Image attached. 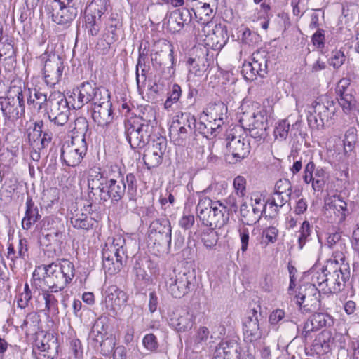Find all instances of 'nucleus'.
Listing matches in <instances>:
<instances>
[{
    "instance_id": "4468645a",
    "label": "nucleus",
    "mask_w": 359,
    "mask_h": 359,
    "mask_svg": "<svg viewBox=\"0 0 359 359\" xmlns=\"http://www.w3.org/2000/svg\"><path fill=\"white\" fill-rule=\"evenodd\" d=\"M156 48L158 50L151 56L153 66L163 73H174L175 57L172 43L163 39L158 42Z\"/></svg>"
},
{
    "instance_id": "69168bd1",
    "label": "nucleus",
    "mask_w": 359,
    "mask_h": 359,
    "mask_svg": "<svg viewBox=\"0 0 359 359\" xmlns=\"http://www.w3.org/2000/svg\"><path fill=\"white\" fill-rule=\"evenodd\" d=\"M184 25H185L179 17L173 13L171 14L168 21V28L171 32L175 33L180 32L184 28Z\"/></svg>"
},
{
    "instance_id": "c9c22d12",
    "label": "nucleus",
    "mask_w": 359,
    "mask_h": 359,
    "mask_svg": "<svg viewBox=\"0 0 359 359\" xmlns=\"http://www.w3.org/2000/svg\"><path fill=\"white\" fill-rule=\"evenodd\" d=\"M317 236L321 247L324 245L332 249L338 245H341V233L334 228L323 233H318Z\"/></svg>"
},
{
    "instance_id": "f704fd0d",
    "label": "nucleus",
    "mask_w": 359,
    "mask_h": 359,
    "mask_svg": "<svg viewBox=\"0 0 359 359\" xmlns=\"http://www.w3.org/2000/svg\"><path fill=\"white\" fill-rule=\"evenodd\" d=\"M22 93H24V98L27 97L28 106L34 110H40L42 105L47 103L46 95L36 88H25Z\"/></svg>"
},
{
    "instance_id": "338daca9",
    "label": "nucleus",
    "mask_w": 359,
    "mask_h": 359,
    "mask_svg": "<svg viewBox=\"0 0 359 359\" xmlns=\"http://www.w3.org/2000/svg\"><path fill=\"white\" fill-rule=\"evenodd\" d=\"M195 223V217L190 212L184 210L179 220V225L185 230L191 229Z\"/></svg>"
},
{
    "instance_id": "2f4dec72",
    "label": "nucleus",
    "mask_w": 359,
    "mask_h": 359,
    "mask_svg": "<svg viewBox=\"0 0 359 359\" xmlns=\"http://www.w3.org/2000/svg\"><path fill=\"white\" fill-rule=\"evenodd\" d=\"M123 25L122 20L117 13H112L106 25L104 38L110 46L118 40V32Z\"/></svg>"
},
{
    "instance_id": "423d86ee",
    "label": "nucleus",
    "mask_w": 359,
    "mask_h": 359,
    "mask_svg": "<svg viewBox=\"0 0 359 359\" xmlns=\"http://www.w3.org/2000/svg\"><path fill=\"white\" fill-rule=\"evenodd\" d=\"M126 241L121 236L109 238L102 249V267L106 273H118L127 260Z\"/></svg>"
},
{
    "instance_id": "680f3d73",
    "label": "nucleus",
    "mask_w": 359,
    "mask_h": 359,
    "mask_svg": "<svg viewBox=\"0 0 359 359\" xmlns=\"http://www.w3.org/2000/svg\"><path fill=\"white\" fill-rule=\"evenodd\" d=\"M29 144L33 150L41 151L51 142V137L46 136H28Z\"/></svg>"
},
{
    "instance_id": "e433bc0d",
    "label": "nucleus",
    "mask_w": 359,
    "mask_h": 359,
    "mask_svg": "<svg viewBox=\"0 0 359 359\" xmlns=\"http://www.w3.org/2000/svg\"><path fill=\"white\" fill-rule=\"evenodd\" d=\"M240 215L242 222L248 226L255 224L262 218V216L255 212L250 205H248L245 201H243L241 205Z\"/></svg>"
},
{
    "instance_id": "2eb2a0df",
    "label": "nucleus",
    "mask_w": 359,
    "mask_h": 359,
    "mask_svg": "<svg viewBox=\"0 0 359 359\" xmlns=\"http://www.w3.org/2000/svg\"><path fill=\"white\" fill-rule=\"evenodd\" d=\"M187 6L194 13L196 20V23L191 25V34L196 33L198 29H208L215 22L213 21L214 11L209 4L202 3L198 0H191L187 2Z\"/></svg>"
},
{
    "instance_id": "0eeeda50",
    "label": "nucleus",
    "mask_w": 359,
    "mask_h": 359,
    "mask_svg": "<svg viewBox=\"0 0 359 359\" xmlns=\"http://www.w3.org/2000/svg\"><path fill=\"white\" fill-rule=\"evenodd\" d=\"M241 110L239 123L243 130L250 133L256 130L255 135H263V130H266V128L267 119L265 111L260 109L259 103H244Z\"/></svg>"
},
{
    "instance_id": "cd10ccee",
    "label": "nucleus",
    "mask_w": 359,
    "mask_h": 359,
    "mask_svg": "<svg viewBox=\"0 0 359 359\" xmlns=\"http://www.w3.org/2000/svg\"><path fill=\"white\" fill-rule=\"evenodd\" d=\"M126 185L124 182H117L115 180H108L104 190L100 194V200L107 201L111 199L112 202H118L126 192Z\"/></svg>"
},
{
    "instance_id": "a18cd8bd",
    "label": "nucleus",
    "mask_w": 359,
    "mask_h": 359,
    "mask_svg": "<svg viewBox=\"0 0 359 359\" xmlns=\"http://www.w3.org/2000/svg\"><path fill=\"white\" fill-rule=\"evenodd\" d=\"M312 229L313 226L309 221L305 220L302 222L298 231L297 245L299 249L302 250L306 243L311 240Z\"/></svg>"
},
{
    "instance_id": "39448f33",
    "label": "nucleus",
    "mask_w": 359,
    "mask_h": 359,
    "mask_svg": "<svg viewBox=\"0 0 359 359\" xmlns=\"http://www.w3.org/2000/svg\"><path fill=\"white\" fill-rule=\"evenodd\" d=\"M15 93V97H0V109L4 117L3 131L6 135L15 132V121L25 114L24 93L20 87H13L10 93Z\"/></svg>"
},
{
    "instance_id": "8fccbe9b",
    "label": "nucleus",
    "mask_w": 359,
    "mask_h": 359,
    "mask_svg": "<svg viewBox=\"0 0 359 359\" xmlns=\"http://www.w3.org/2000/svg\"><path fill=\"white\" fill-rule=\"evenodd\" d=\"M251 204L250 206L255 212L259 213L262 217L266 214V208L268 207V201H265L262 194L259 193H253L251 195Z\"/></svg>"
},
{
    "instance_id": "bb28decb",
    "label": "nucleus",
    "mask_w": 359,
    "mask_h": 359,
    "mask_svg": "<svg viewBox=\"0 0 359 359\" xmlns=\"http://www.w3.org/2000/svg\"><path fill=\"white\" fill-rule=\"evenodd\" d=\"M249 145L248 140H245L242 136H231L226 144L233 158L229 159L230 162L233 163L243 158L249 152Z\"/></svg>"
},
{
    "instance_id": "a19ab883",
    "label": "nucleus",
    "mask_w": 359,
    "mask_h": 359,
    "mask_svg": "<svg viewBox=\"0 0 359 359\" xmlns=\"http://www.w3.org/2000/svg\"><path fill=\"white\" fill-rule=\"evenodd\" d=\"M301 123L295 122L290 126L287 119L278 121L275 127L273 135H301Z\"/></svg>"
},
{
    "instance_id": "4be33fe9",
    "label": "nucleus",
    "mask_w": 359,
    "mask_h": 359,
    "mask_svg": "<svg viewBox=\"0 0 359 359\" xmlns=\"http://www.w3.org/2000/svg\"><path fill=\"white\" fill-rule=\"evenodd\" d=\"M76 140L81 142L82 146L80 148L69 149L68 146L61 151L60 158L67 166L75 167L78 165L81 162L87 150L85 136H72V143L74 144Z\"/></svg>"
},
{
    "instance_id": "9d476101",
    "label": "nucleus",
    "mask_w": 359,
    "mask_h": 359,
    "mask_svg": "<svg viewBox=\"0 0 359 359\" xmlns=\"http://www.w3.org/2000/svg\"><path fill=\"white\" fill-rule=\"evenodd\" d=\"M191 276L189 273H176L175 270L166 271L159 286L165 288L174 298H182L190 290Z\"/></svg>"
},
{
    "instance_id": "774afa93",
    "label": "nucleus",
    "mask_w": 359,
    "mask_h": 359,
    "mask_svg": "<svg viewBox=\"0 0 359 359\" xmlns=\"http://www.w3.org/2000/svg\"><path fill=\"white\" fill-rule=\"evenodd\" d=\"M346 56L343 51L341 50H334L332 52L330 58V65L334 69H339L344 63Z\"/></svg>"
},
{
    "instance_id": "79ce46f5",
    "label": "nucleus",
    "mask_w": 359,
    "mask_h": 359,
    "mask_svg": "<svg viewBox=\"0 0 359 359\" xmlns=\"http://www.w3.org/2000/svg\"><path fill=\"white\" fill-rule=\"evenodd\" d=\"M144 123L145 121L140 116H133L127 118L124 124L126 135H132L134 133H140L143 131L144 127L149 128V126Z\"/></svg>"
},
{
    "instance_id": "0e129e2a",
    "label": "nucleus",
    "mask_w": 359,
    "mask_h": 359,
    "mask_svg": "<svg viewBox=\"0 0 359 359\" xmlns=\"http://www.w3.org/2000/svg\"><path fill=\"white\" fill-rule=\"evenodd\" d=\"M238 236L241 241V250L244 254L248 248L249 240H250V232L249 229L245 226H240L238 229Z\"/></svg>"
},
{
    "instance_id": "864d4df0",
    "label": "nucleus",
    "mask_w": 359,
    "mask_h": 359,
    "mask_svg": "<svg viewBox=\"0 0 359 359\" xmlns=\"http://www.w3.org/2000/svg\"><path fill=\"white\" fill-rule=\"evenodd\" d=\"M178 116H176V119H174L169 128V135H181L190 133L191 128L189 124H187L184 121H182L178 118Z\"/></svg>"
},
{
    "instance_id": "aec40b11",
    "label": "nucleus",
    "mask_w": 359,
    "mask_h": 359,
    "mask_svg": "<svg viewBox=\"0 0 359 359\" xmlns=\"http://www.w3.org/2000/svg\"><path fill=\"white\" fill-rule=\"evenodd\" d=\"M266 60L259 53H253L250 61L243 64L241 74L246 81H252L257 76L264 77L266 74Z\"/></svg>"
},
{
    "instance_id": "7c9ffc66",
    "label": "nucleus",
    "mask_w": 359,
    "mask_h": 359,
    "mask_svg": "<svg viewBox=\"0 0 359 359\" xmlns=\"http://www.w3.org/2000/svg\"><path fill=\"white\" fill-rule=\"evenodd\" d=\"M334 345V338L328 330H323L314 339L311 351L318 355H324L330 353Z\"/></svg>"
},
{
    "instance_id": "1a4fd4ad",
    "label": "nucleus",
    "mask_w": 359,
    "mask_h": 359,
    "mask_svg": "<svg viewBox=\"0 0 359 359\" xmlns=\"http://www.w3.org/2000/svg\"><path fill=\"white\" fill-rule=\"evenodd\" d=\"M334 102L327 94L317 97L316 100L308 107L307 120L311 128L323 126L328 122L331 115L334 114Z\"/></svg>"
},
{
    "instance_id": "20e7f679",
    "label": "nucleus",
    "mask_w": 359,
    "mask_h": 359,
    "mask_svg": "<svg viewBox=\"0 0 359 359\" xmlns=\"http://www.w3.org/2000/svg\"><path fill=\"white\" fill-rule=\"evenodd\" d=\"M196 212L201 223L211 229L222 228L229 218L228 208L220 201H212L208 197L200 198Z\"/></svg>"
},
{
    "instance_id": "5fc2aeb1",
    "label": "nucleus",
    "mask_w": 359,
    "mask_h": 359,
    "mask_svg": "<svg viewBox=\"0 0 359 359\" xmlns=\"http://www.w3.org/2000/svg\"><path fill=\"white\" fill-rule=\"evenodd\" d=\"M97 88V87L93 86L90 83L85 82L83 83L77 90L81 95L85 104H86L93 101Z\"/></svg>"
},
{
    "instance_id": "72a5a7b5",
    "label": "nucleus",
    "mask_w": 359,
    "mask_h": 359,
    "mask_svg": "<svg viewBox=\"0 0 359 359\" xmlns=\"http://www.w3.org/2000/svg\"><path fill=\"white\" fill-rule=\"evenodd\" d=\"M41 218L38 207L35 205L32 198L28 197L26 201L25 216L22 220V226L24 229H29Z\"/></svg>"
},
{
    "instance_id": "473e14b6",
    "label": "nucleus",
    "mask_w": 359,
    "mask_h": 359,
    "mask_svg": "<svg viewBox=\"0 0 359 359\" xmlns=\"http://www.w3.org/2000/svg\"><path fill=\"white\" fill-rule=\"evenodd\" d=\"M151 233H158L164 238V241L170 247L172 242V228L170 222L167 219H156L149 226Z\"/></svg>"
},
{
    "instance_id": "c85d7f7f",
    "label": "nucleus",
    "mask_w": 359,
    "mask_h": 359,
    "mask_svg": "<svg viewBox=\"0 0 359 359\" xmlns=\"http://www.w3.org/2000/svg\"><path fill=\"white\" fill-rule=\"evenodd\" d=\"M227 107L222 102L210 103L204 111V113L214 120L213 126H211L210 129L212 133L216 132V129L221 128L224 123V118L227 114Z\"/></svg>"
},
{
    "instance_id": "4d7b16f0",
    "label": "nucleus",
    "mask_w": 359,
    "mask_h": 359,
    "mask_svg": "<svg viewBox=\"0 0 359 359\" xmlns=\"http://www.w3.org/2000/svg\"><path fill=\"white\" fill-rule=\"evenodd\" d=\"M182 95V89L180 85L175 83L171 90L168 93V97L164 103V107L168 109L173 104L177 103Z\"/></svg>"
},
{
    "instance_id": "a211bd4d",
    "label": "nucleus",
    "mask_w": 359,
    "mask_h": 359,
    "mask_svg": "<svg viewBox=\"0 0 359 359\" xmlns=\"http://www.w3.org/2000/svg\"><path fill=\"white\" fill-rule=\"evenodd\" d=\"M349 86L350 80L342 78L337 83L335 88L338 103L343 112L347 115L358 110V101Z\"/></svg>"
},
{
    "instance_id": "c03bdc74",
    "label": "nucleus",
    "mask_w": 359,
    "mask_h": 359,
    "mask_svg": "<svg viewBox=\"0 0 359 359\" xmlns=\"http://www.w3.org/2000/svg\"><path fill=\"white\" fill-rule=\"evenodd\" d=\"M39 316L35 313H30L26 316L20 327L25 330L26 334H32L39 330Z\"/></svg>"
},
{
    "instance_id": "5701e85b",
    "label": "nucleus",
    "mask_w": 359,
    "mask_h": 359,
    "mask_svg": "<svg viewBox=\"0 0 359 359\" xmlns=\"http://www.w3.org/2000/svg\"><path fill=\"white\" fill-rule=\"evenodd\" d=\"M207 53L201 49H196L187 59L186 66L188 69L189 76L201 77L208 69Z\"/></svg>"
},
{
    "instance_id": "13d9d810",
    "label": "nucleus",
    "mask_w": 359,
    "mask_h": 359,
    "mask_svg": "<svg viewBox=\"0 0 359 359\" xmlns=\"http://www.w3.org/2000/svg\"><path fill=\"white\" fill-rule=\"evenodd\" d=\"M218 236L215 229H210L203 231L201 234V241L205 247L211 249L215 247L217 243Z\"/></svg>"
},
{
    "instance_id": "e2e57ef3",
    "label": "nucleus",
    "mask_w": 359,
    "mask_h": 359,
    "mask_svg": "<svg viewBox=\"0 0 359 359\" xmlns=\"http://www.w3.org/2000/svg\"><path fill=\"white\" fill-rule=\"evenodd\" d=\"M345 259V256L343 252L341 251H335L333 252L332 257L327 261L326 264H332L334 269H344V266H347V264H344V262Z\"/></svg>"
},
{
    "instance_id": "ddd939ff",
    "label": "nucleus",
    "mask_w": 359,
    "mask_h": 359,
    "mask_svg": "<svg viewBox=\"0 0 359 359\" xmlns=\"http://www.w3.org/2000/svg\"><path fill=\"white\" fill-rule=\"evenodd\" d=\"M44 62L43 75L47 86H54L59 83L65 69L63 59L55 53L46 52L41 56Z\"/></svg>"
},
{
    "instance_id": "6e6d98bb",
    "label": "nucleus",
    "mask_w": 359,
    "mask_h": 359,
    "mask_svg": "<svg viewBox=\"0 0 359 359\" xmlns=\"http://www.w3.org/2000/svg\"><path fill=\"white\" fill-rule=\"evenodd\" d=\"M126 185L127 187V196L130 201L135 202L137 196V180L135 176L129 173L126 177Z\"/></svg>"
},
{
    "instance_id": "ea45409f",
    "label": "nucleus",
    "mask_w": 359,
    "mask_h": 359,
    "mask_svg": "<svg viewBox=\"0 0 359 359\" xmlns=\"http://www.w3.org/2000/svg\"><path fill=\"white\" fill-rule=\"evenodd\" d=\"M331 207L334 210L337 222L343 223L346 217L349 215V210L347 208V203L340 196H334L331 201Z\"/></svg>"
},
{
    "instance_id": "58836bf2",
    "label": "nucleus",
    "mask_w": 359,
    "mask_h": 359,
    "mask_svg": "<svg viewBox=\"0 0 359 359\" xmlns=\"http://www.w3.org/2000/svg\"><path fill=\"white\" fill-rule=\"evenodd\" d=\"M290 198V196L287 194L272 192L268 199V208L270 210L269 217H274L277 215L279 209L289 201Z\"/></svg>"
},
{
    "instance_id": "37998d69",
    "label": "nucleus",
    "mask_w": 359,
    "mask_h": 359,
    "mask_svg": "<svg viewBox=\"0 0 359 359\" xmlns=\"http://www.w3.org/2000/svg\"><path fill=\"white\" fill-rule=\"evenodd\" d=\"M109 6V0H93L86 11V14H91L100 20L102 16L107 11Z\"/></svg>"
},
{
    "instance_id": "412c9836",
    "label": "nucleus",
    "mask_w": 359,
    "mask_h": 359,
    "mask_svg": "<svg viewBox=\"0 0 359 359\" xmlns=\"http://www.w3.org/2000/svg\"><path fill=\"white\" fill-rule=\"evenodd\" d=\"M104 296L107 309L114 313L120 311L128 299L127 293L114 285L109 286L105 290Z\"/></svg>"
},
{
    "instance_id": "3c124183",
    "label": "nucleus",
    "mask_w": 359,
    "mask_h": 359,
    "mask_svg": "<svg viewBox=\"0 0 359 359\" xmlns=\"http://www.w3.org/2000/svg\"><path fill=\"white\" fill-rule=\"evenodd\" d=\"M43 298L45 301L46 309L48 313L57 314L58 313V301L50 290L42 289Z\"/></svg>"
},
{
    "instance_id": "393cba45",
    "label": "nucleus",
    "mask_w": 359,
    "mask_h": 359,
    "mask_svg": "<svg viewBox=\"0 0 359 359\" xmlns=\"http://www.w3.org/2000/svg\"><path fill=\"white\" fill-rule=\"evenodd\" d=\"M241 347L235 340L222 341L216 347L212 359H240Z\"/></svg>"
},
{
    "instance_id": "a878e982",
    "label": "nucleus",
    "mask_w": 359,
    "mask_h": 359,
    "mask_svg": "<svg viewBox=\"0 0 359 359\" xmlns=\"http://www.w3.org/2000/svg\"><path fill=\"white\" fill-rule=\"evenodd\" d=\"M107 182V178L104 176L100 168H95L89 170L88 175V198L93 201V198L96 195L94 191H97L100 196L104 190Z\"/></svg>"
},
{
    "instance_id": "49530a36",
    "label": "nucleus",
    "mask_w": 359,
    "mask_h": 359,
    "mask_svg": "<svg viewBox=\"0 0 359 359\" xmlns=\"http://www.w3.org/2000/svg\"><path fill=\"white\" fill-rule=\"evenodd\" d=\"M163 154L161 151L149 148L145 151L143 160L148 169L158 166L162 162Z\"/></svg>"
},
{
    "instance_id": "9b49d317",
    "label": "nucleus",
    "mask_w": 359,
    "mask_h": 359,
    "mask_svg": "<svg viewBox=\"0 0 359 359\" xmlns=\"http://www.w3.org/2000/svg\"><path fill=\"white\" fill-rule=\"evenodd\" d=\"M316 284L315 282L304 283L299 286L297 290L294 289L293 295H290L302 312H309L317 306L320 294Z\"/></svg>"
},
{
    "instance_id": "b1692460",
    "label": "nucleus",
    "mask_w": 359,
    "mask_h": 359,
    "mask_svg": "<svg viewBox=\"0 0 359 359\" xmlns=\"http://www.w3.org/2000/svg\"><path fill=\"white\" fill-rule=\"evenodd\" d=\"M111 103H107L104 105H97L92 108V118L97 124L103 128H113L112 133H116V124L114 123V116L111 109Z\"/></svg>"
},
{
    "instance_id": "f8f14e48",
    "label": "nucleus",
    "mask_w": 359,
    "mask_h": 359,
    "mask_svg": "<svg viewBox=\"0 0 359 359\" xmlns=\"http://www.w3.org/2000/svg\"><path fill=\"white\" fill-rule=\"evenodd\" d=\"M262 315L255 309H252L243 321L244 340L247 342H256L264 339L269 334L268 330L264 326Z\"/></svg>"
},
{
    "instance_id": "4c0bfd02",
    "label": "nucleus",
    "mask_w": 359,
    "mask_h": 359,
    "mask_svg": "<svg viewBox=\"0 0 359 359\" xmlns=\"http://www.w3.org/2000/svg\"><path fill=\"white\" fill-rule=\"evenodd\" d=\"M27 241L26 239H20L16 249L11 244L8 247L7 257L13 264L18 259H25L27 256Z\"/></svg>"
},
{
    "instance_id": "f03ea898",
    "label": "nucleus",
    "mask_w": 359,
    "mask_h": 359,
    "mask_svg": "<svg viewBox=\"0 0 359 359\" xmlns=\"http://www.w3.org/2000/svg\"><path fill=\"white\" fill-rule=\"evenodd\" d=\"M43 268L45 271L43 281L51 292L62 291L75 275L74 266L67 259L44 265Z\"/></svg>"
},
{
    "instance_id": "bf43d9fd",
    "label": "nucleus",
    "mask_w": 359,
    "mask_h": 359,
    "mask_svg": "<svg viewBox=\"0 0 359 359\" xmlns=\"http://www.w3.org/2000/svg\"><path fill=\"white\" fill-rule=\"evenodd\" d=\"M66 100L67 105L70 107V109L72 108L73 109H79L85 104V102L77 89L73 90L68 97H66Z\"/></svg>"
},
{
    "instance_id": "f257e3e1",
    "label": "nucleus",
    "mask_w": 359,
    "mask_h": 359,
    "mask_svg": "<svg viewBox=\"0 0 359 359\" xmlns=\"http://www.w3.org/2000/svg\"><path fill=\"white\" fill-rule=\"evenodd\" d=\"M46 107L48 120L31 118L22 125L20 132L25 135H52L60 133L59 128L69 118L70 107L67 105L66 97L59 91L51 93Z\"/></svg>"
},
{
    "instance_id": "dca6fc26",
    "label": "nucleus",
    "mask_w": 359,
    "mask_h": 359,
    "mask_svg": "<svg viewBox=\"0 0 359 359\" xmlns=\"http://www.w3.org/2000/svg\"><path fill=\"white\" fill-rule=\"evenodd\" d=\"M168 322L170 327L177 332H185L192 329L195 316L188 308L176 306L168 310Z\"/></svg>"
},
{
    "instance_id": "de8ad7c7",
    "label": "nucleus",
    "mask_w": 359,
    "mask_h": 359,
    "mask_svg": "<svg viewBox=\"0 0 359 359\" xmlns=\"http://www.w3.org/2000/svg\"><path fill=\"white\" fill-rule=\"evenodd\" d=\"M97 20H99L97 18H95L94 15H92L91 14H85L83 27L87 32L88 36L93 37L98 35L100 27Z\"/></svg>"
},
{
    "instance_id": "052dcab7",
    "label": "nucleus",
    "mask_w": 359,
    "mask_h": 359,
    "mask_svg": "<svg viewBox=\"0 0 359 359\" xmlns=\"http://www.w3.org/2000/svg\"><path fill=\"white\" fill-rule=\"evenodd\" d=\"M93 107L97 105H104L107 103H111L110 95L107 90L103 88H98L92 101Z\"/></svg>"
},
{
    "instance_id": "f3484780",
    "label": "nucleus",
    "mask_w": 359,
    "mask_h": 359,
    "mask_svg": "<svg viewBox=\"0 0 359 359\" xmlns=\"http://www.w3.org/2000/svg\"><path fill=\"white\" fill-rule=\"evenodd\" d=\"M46 11L51 15L52 21L57 25V31L68 29L78 14V8L74 4L65 6L48 5Z\"/></svg>"
},
{
    "instance_id": "7ed1b4c3",
    "label": "nucleus",
    "mask_w": 359,
    "mask_h": 359,
    "mask_svg": "<svg viewBox=\"0 0 359 359\" xmlns=\"http://www.w3.org/2000/svg\"><path fill=\"white\" fill-rule=\"evenodd\" d=\"M350 278L348 266L344 269H334L332 264H326L321 272H315L312 281L317 283L320 290L325 294H337L344 289L345 284Z\"/></svg>"
},
{
    "instance_id": "09e8293b",
    "label": "nucleus",
    "mask_w": 359,
    "mask_h": 359,
    "mask_svg": "<svg viewBox=\"0 0 359 359\" xmlns=\"http://www.w3.org/2000/svg\"><path fill=\"white\" fill-rule=\"evenodd\" d=\"M73 135H86L89 130L88 121L85 117H78L69 127Z\"/></svg>"
},
{
    "instance_id": "603ef678",
    "label": "nucleus",
    "mask_w": 359,
    "mask_h": 359,
    "mask_svg": "<svg viewBox=\"0 0 359 359\" xmlns=\"http://www.w3.org/2000/svg\"><path fill=\"white\" fill-rule=\"evenodd\" d=\"M313 180L311 182L312 183V189L315 191H319L322 190L325 184L327 173L324 168H316L313 175Z\"/></svg>"
},
{
    "instance_id": "6e6552de",
    "label": "nucleus",
    "mask_w": 359,
    "mask_h": 359,
    "mask_svg": "<svg viewBox=\"0 0 359 359\" xmlns=\"http://www.w3.org/2000/svg\"><path fill=\"white\" fill-rule=\"evenodd\" d=\"M192 36L198 43L203 44L208 49L214 50H220L229 40L225 27L216 22L208 29H198Z\"/></svg>"
},
{
    "instance_id": "c756f323",
    "label": "nucleus",
    "mask_w": 359,
    "mask_h": 359,
    "mask_svg": "<svg viewBox=\"0 0 359 359\" xmlns=\"http://www.w3.org/2000/svg\"><path fill=\"white\" fill-rule=\"evenodd\" d=\"M83 212H78L72 214L70 217V223L72 226L77 229L88 230L92 228L95 220L89 215L92 212V203L88 202L83 205Z\"/></svg>"
},
{
    "instance_id": "6ab92c4d",
    "label": "nucleus",
    "mask_w": 359,
    "mask_h": 359,
    "mask_svg": "<svg viewBox=\"0 0 359 359\" xmlns=\"http://www.w3.org/2000/svg\"><path fill=\"white\" fill-rule=\"evenodd\" d=\"M334 325V318L327 313H315L304 323L302 330H298V336L306 341L311 333L323 327H329Z\"/></svg>"
}]
</instances>
